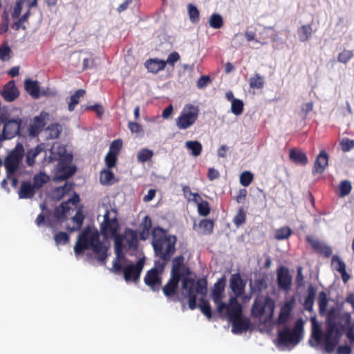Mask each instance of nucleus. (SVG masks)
<instances>
[{
    "label": "nucleus",
    "mask_w": 354,
    "mask_h": 354,
    "mask_svg": "<svg viewBox=\"0 0 354 354\" xmlns=\"http://www.w3.org/2000/svg\"><path fill=\"white\" fill-rule=\"evenodd\" d=\"M337 310L335 307L329 309L326 319V332L323 334L321 326L317 322L316 317L311 318V337L308 340L310 346L317 348L323 339L325 340L324 350L330 353L334 351L345 330V325L337 323Z\"/></svg>",
    "instance_id": "obj_1"
},
{
    "label": "nucleus",
    "mask_w": 354,
    "mask_h": 354,
    "mask_svg": "<svg viewBox=\"0 0 354 354\" xmlns=\"http://www.w3.org/2000/svg\"><path fill=\"white\" fill-rule=\"evenodd\" d=\"M145 66L149 72L156 74L165 68L166 62L157 58H151L145 62Z\"/></svg>",
    "instance_id": "obj_24"
},
{
    "label": "nucleus",
    "mask_w": 354,
    "mask_h": 354,
    "mask_svg": "<svg viewBox=\"0 0 354 354\" xmlns=\"http://www.w3.org/2000/svg\"><path fill=\"white\" fill-rule=\"evenodd\" d=\"M274 309V302L270 297L257 295L252 304L251 314L254 317L261 318L268 310L272 316Z\"/></svg>",
    "instance_id": "obj_8"
},
{
    "label": "nucleus",
    "mask_w": 354,
    "mask_h": 354,
    "mask_svg": "<svg viewBox=\"0 0 354 354\" xmlns=\"http://www.w3.org/2000/svg\"><path fill=\"white\" fill-rule=\"evenodd\" d=\"M69 236L65 232H60L55 234V241L57 245H65L69 241Z\"/></svg>",
    "instance_id": "obj_60"
},
{
    "label": "nucleus",
    "mask_w": 354,
    "mask_h": 354,
    "mask_svg": "<svg viewBox=\"0 0 354 354\" xmlns=\"http://www.w3.org/2000/svg\"><path fill=\"white\" fill-rule=\"evenodd\" d=\"M313 30L310 24L303 25L297 30L299 39L301 42L307 41L312 35Z\"/></svg>",
    "instance_id": "obj_37"
},
{
    "label": "nucleus",
    "mask_w": 354,
    "mask_h": 354,
    "mask_svg": "<svg viewBox=\"0 0 354 354\" xmlns=\"http://www.w3.org/2000/svg\"><path fill=\"white\" fill-rule=\"evenodd\" d=\"M152 235L151 245L155 256L159 259L154 261L153 267L151 270H155L161 274L176 252L177 237L175 235L166 234V231L160 227L153 230Z\"/></svg>",
    "instance_id": "obj_3"
},
{
    "label": "nucleus",
    "mask_w": 354,
    "mask_h": 354,
    "mask_svg": "<svg viewBox=\"0 0 354 354\" xmlns=\"http://www.w3.org/2000/svg\"><path fill=\"white\" fill-rule=\"evenodd\" d=\"M182 298L188 299V306L190 310L197 308V294L195 291V279L194 278H184L181 281Z\"/></svg>",
    "instance_id": "obj_10"
},
{
    "label": "nucleus",
    "mask_w": 354,
    "mask_h": 354,
    "mask_svg": "<svg viewBox=\"0 0 354 354\" xmlns=\"http://www.w3.org/2000/svg\"><path fill=\"white\" fill-rule=\"evenodd\" d=\"M63 129L60 124L54 122L50 124L46 129V138L48 140H53L59 138Z\"/></svg>",
    "instance_id": "obj_28"
},
{
    "label": "nucleus",
    "mask_w": 354,
    "mask_h": 354,
    "mask_svg": "<svg viewBox=\"0 0 354 354\" xmlns=\"http://www.w3.org/2000/svg\"><path fill=\"white\" fill-rule=\"evenodd\" d=\"M109 243L100 240L97 229L88 225L79 234L74 246V252L76 255H80L85 250H91V253H88L87 258L90 259L93 257L100 265L104 266L109 257Z\"/></svg>",
    "instance_id": "obj_2"
},
{
    "label": "nucleus",
    "mask_w": 354,
    "mask_h": 354,
    "mask_svg": "<svg viewBox=\"0 0 354 354\" xmlns=\"http://www.w3.org/2000/svg\"><path fill=\"white\" fill-rule=\"evenodd\" d=\"M144 281L152 291L158 292L160 290L162 279L158 272H156L155 270H149L146 273Z\"/></svg>",
    "instance_id": "obj_18"
},
{
    "label": "nucleus",
    "mask_w": 354,
    "mask_h": 354,
    "mask_svg": "<svg viewBox=\"0 0 354 354\" xmlns=\"http://www.w3.org/2000/svg\"><path fill=\"white\" fill-rule=\"evenodd\" d=\"M231 105V111L235 115H240L243 111L244 104L243 100L236 99L233 100Z\"/></svg>",
    "instance_id": "obj_51"
},
{
    "label": "nucleus",
    "mask_w": 354,
    "mask_h": 354,
    "mask_svg": "<svg viewBox=\"0 0 354 354\" xmlns=\"http://www.w3.org/2000/svg\"><path fill=\"white\" fill-rule=\"evenodd\" d=\"M66 203H61L54 209L53 216L56 222H64L67 219V213L71 207H66Z\"/></svg>",
    "instance_id": "obj_30"
},
{
    "label": "nucleus",
    "mask_w": 354,
    "mask_h": 354,
    "mask_svg": "<svg viewBox=\"0 0 354 354\" xmlns=\"http://www.w3.org/2000/svg\"><path fill=\"white\" fill-rule=\"evenodd\" d=\"M268 288L267 278L266 276L255 279L250 283V290L251 294H257L260 295V292Z\"/></svg>",
    "instance_id": "obj_25"
},
{
    "label": "nucleus",
    "mask_w": 354,
    "mask_h": 354,
    "mask_svg": "<svg viewBox=\"0 0 354 354\" xmlns=\"http://www.w3.org/2000/svg\"><path fill=\"white\" fill-rule=\"evenodd\" d=\"M86 91L81 88L76 91L75 93L71 95L68 103V110L70 111H73L75 109V106L79 103L80 98L83 97Z\"/></svg>",
    "instance_id": "obj_41"
},
{
    "label": "nucleus",
    "mask_w": 354,
    "mask_h": 354,
    "mask_svg": "<svg viewBox=\"0 0 354 354\" xmlns=\"http://www.w3.org/2000/svg\"><path fill=\"white\" fill-rule=\"evenodd\" d=\"M122 148V140L121 139H117L113 140L109 147V152L118 155L120 151Z\"/></svg>",
    "instance_id": "obj_61"
},
{
    "label": "nucleus",
    "mask_w": 354,
    "mask_h": 354,
    "mask_svg": "<svg viewBox=\"0 0 354 354\" xmlns=\"http://www.w3.org/2000/svg\"><path fill=\"white\" fill-rule=\"evenodd\" d=\"M145 258H140L136 264L130 263L122 267V272L127 282L133 281L137 283L145 266Z\"/></svg>",
    "instance_id": "obj_12"
},
{
    "label": "nucleus",
    "mask_w": 354,
    "mask_h": 354,
    "mask_svg": "<svg viewBox=\"0 0 354 354\" xmlns=\"http://www.w3.org/2000/svg\"><path fill=\"white\" fill-rule=\"evenodd\" d=\"M304 321L301 318L297 319L294 327L291 329L289 326H285L284 328L278 331V345L288 346L290 344L297 345L302 338L304 330Z\"/></svg>",
    "instance_id": "obj_4"
},
{
    "label": "nucleus",
    "mask_w": 354,
    "mask_h": 354,
    "mask_svg": "<svg viewBox=\"0 0 354 354\" xmlns=\"http://www.w3.org/2000/svg\"><path fill=\"white\" fill-rule=\"evenodd\" d=\"M246 283L241 278L239 273L232 274L230 279V288L234 292L236 298L241 297L244 294Z\"/></svg>",
    "instance_id": "obj_17"
},
{
    "label": "nucleus",
    "mask_w": 354,
    "mask_h": 354,
    "mask_svg": "<svg viewBox=\"0 0 354 354\" xmlns=\"http://www.w3.org/2000/svg\"><path fill=\"white\" fill-rule=\"evenodd\" d=\"M55 175L53 178V180L56 183L66 180L73 176L76 171L77 167L72 165L71 167H64L63 169L61 168L55 169Z\"/></svg>",
    "instance_id": "obj_23"
},
{
    "label": "nucleus",
    "mask_w": 354,
    "mask_h": 354,
    "mask_svg": "<svg viewBox=\"0 0 354 354\" xmlns=\"http://www.w3.org/2000/svg\"><path fill=\"white\" fill-rule=\"evenodd\" d=\"M30 15V10H28L17 21L14 23L13 28H15L17 30L21 28L24 30H26V27L25 26H23L22 24L27 21Z\"/></svg>",
    "instance_id": "obj_63"
},
{
    "label": "nucleus",
    "mask_w": 354,
    "mask_h": 354,
    "mask_svg": "<svg viewBox=\"0 0 354 354\" xmlns=\"http://www.w3.org/2000/svg\"><path fill=\"white\" fill-rule=\"evenodd\" d=\"M232 324V332L234 334L239 335L247 331L250 327L251 323L250 319L241 315L230 322Z\"/></svg>",
    "instance_id": "obj_19"
},
{
    "label": "nucleus",
    "mask_w": 354,
    "mask_h": 354,
    "mask_svg": "<svg viewBox=\"0 0 354 354\" xmlns=\"http://www.w3.org/2000/svg\"><path fill=\"white\" fill-rule=\"evenodd\" d=\"M316 296V288L310 285L307 289V296L305 299L304 306L306 310L312 312L313 310L314 301Z\"/></svg>",
    "instance_id": "obj_29"
},
{
    "label": "nucleus",
    "mask_w": 354,
    "mask_h": 354,
    "mask_svg": "<svg viewBox=\"0 0 354 354\" xmlns=\"http://www.w3.org/2000/svg\"><path fill=\"white\" fill-rule=\"evenodd\" d=\"M180 279H177L170 276L167 283L162 287V290L164 295L167 301L173 302H183V298L178 295V288L179 286Z\"/></svg>",
    "instance_id": "obj_14"
},
{
    "label": "nucleus",
    "mask_w": 354,
    "mask_h": 354,
    "mask_svg": "<svg viewBox=\"0 0 354 354\" xmlns=\"http://www.w3.org/2000/svg\"><path fill=\"white\" fill-rule=\"evenodd\" d=\"M44 150V147L42 145H38L35 148L28 149L26 152V164L29 167H32L35 164V158L36 157Z\"/></svg>",
    "instance_id": "obj_32"
},
{
    "label": "nucleus",
    "mask_w": 354,
    "mask_h": 354,
    "mask_svg": "<svg viewBox=\"0 0 354 354\" xmlns=\"http://www.w3.org/2000/svg\"><path fill=\"white\" fill-rule=\"evenodd\" d=\"M199 227L203 230V234H210L213 232L214 222L209 219H203L199 223Z\"/></svg>",
    "instance_id": "obj_48"
},
{
    "label": "nucleus",
    "mask_w": 354,
    "mask_h": 354,
    "mask_svg": "<svg viewBox=\"0 0 354 354\" xmlns=\"http://www.w3.org/2000/svg\"><path fill=\"white\" fill-rule=\"evenodd\" d=\"M198 212L202 216H207L210 212L209 203L206 201L198 203Z\"/></svg>",
    "instance_id": "obj_55"
},
{
    "label": "nucleus",
    "mask_w": 354,
    "mask_h": 354,
    "mask_svg": "<svg viewBox=\"0 0 354 354\" xmlns=\"http://www.w3.org/2000/svg\"><path fill=\"white\" fill-rule=\"evenodd\" d=\"M291 234V229L288 226H283L275 230L274 238L278 241L285 240Z\"/></svg>",
    "instance_id": "obj_43"
},
{
    "label": "nucleus",
    "mask_w": 354,
    "mask_h": 354,
    "mask_svg": "<svg viewBox=\"0 0 354 354\" xmlns=\"http://www.w3.org/2000/svg\"><path fill=\"white\" fill-rule=\"evenodd\" d=\"M115 259L113 261V267L110 269L111 272H114L117 274H119L122 272V266L120 263V260H126L125 255L122 251H115Z\"/></svg>",
    "instance_id": "obj_35"
},
{
    "label": "nucleus",
    "mask_w": 354,
    "mask_h": 354,
    "mask_svg": "<svg viewBox=\"0 0 354 354\" xmlns=\"http://www.w3.org/2000/svg\"><path fill=\"white\" fill-rule=\"evenodd\" d=\"M353 57V53L352 50L344 49L342 52L339 53L337 61L343 64H346Z\"/></svg>",
    "instance_id": "obj_57"
},
{
    "label": "nucleus",
    "mask_w": 354,
    "mask_h": 354,
    "mask_svg": "<svg viewBox=\"0 0 354 354\" xmlns=\"http://www.w3.org/2000/svg\"><path fill=\"white\" fill-rule=\"evenodd\" d=\"M197 308L200 309L201 313L209 320L213 317L215 316V314L213 315L212 310V306L209 304V302L205 299L203 297H201L199 299V304H197Z\"/></svg>",
    "instance_id": "obj_33"
},
{
    "label": "nucleus",
    "mask_w": 354,
    "mask_h": 354,
    "mask_svg": "<svg viewBox=\"0 0 354 354\" xmlns=\"http://www.w3.org/2000/svg\"><path fill=\"white\" fill-rule=\"evenodd\" d=\"M226 286V279L225 276L219 278L214 283L210 293V297L216 306V313H220L224 308L225 302L223 299L225 297L224 291Z\"/></svg>",
    "instance_id": "obj_11"
},
{
    "label": "nucleus",
    "mask_w": 354,
    "mask_h": 354,
    "mask_svg": "<svg viewBox=\"0 0 354 354\" xmlns=\"http://www.w3.org/2000/svg\"><path fill=\"white\" fill-rule=\"evenodd\" d=\"M339 192L341 196H345L348 195L352 189L351 183L348 180H343L340 183L339 186Z\"/></svg>",
    "instance_id": "obj_58"
},
{
    "label": "nucleus",
    "mask_w": 354,
    "mask_h": 354,
    "mask_svg": "<svg viewBox=\"0 0 354 354\" xmlns=\"http://www.w3.org/2000/svg\"><path fill=\"white\" fill-rule=\"evenodd\" d=\"M253 178L254 176L250 171H243L240 176V183L244 187H248L252 183Z\"/></svg>",
    "instance_id": "obj_53"
},
{
    "label": "nucleus",
    "mask_w": 354,
    "mask_h": 354,
    "mask_svg": "<svg viewBox=\"0 0 354 354\" xmlns=\"http://www.w3.org/2000/svg\"><path fill=\"white\" fill-rule=\"evenodd\" d=\"M36 191L30 180H24L18 191V196L20 199H31L35 196Z\"/></svg>",
    "instance_id": "obj_22"
},
{
    "label": "nucleus",
    "mask_w": 354,
    "mask_h": 354,
    "mask_svg": "<svg viewBox=\"0 0 354 354\" xmlns=\"http://www.w3.org/2000/svg\"><path fill=\"white\" fill-rule=\"evenodd\" d=\"M185 147L191 151V154L195 157L200 156L203 150L201 143L197 140L187 141Z\"/></svg>",
    "instance_id": "obj_40"
},
{
    "label": "nucleus",
    "mask_w": 354,
    "mask_h": 354,
    "mask_svg": "<svg viewBox=\"0 0 354 354\" xmlns=\"http://www.w3.org/2000/svg\"><path fill=\"white\" fill-rule=\"evenodd\" d=\"M48 118L49 113L46 111H41L39 115L34 117L28 129V135L31 138L37 136L45 127L46 120Z\"/></svg>",
    "instance_id": "obj_16"
},
{
    "label": "nucleus",
    "mask_w": 354,
    "mask_h": 354,
    "mask_svg": "<svg viewBox=\"0 0 354 354\" xmlns=\"http://www.w3.org/2000/svg\"><path fill=\"white\" fill-rule=\"evenodd\" d=\"M264 84L263 77L261 76L259 73H256L250 79V88L261 89L263 88Z\"/></svg>",
    "instance_id": "obj_47"
},
{
    "label": "nucleus",
    "mask_w": 354,
    "mask_h": 354,
    "mask_svg": "<svg viewBox=\"0 0 354 354\" xmlns=\"http://www.w3.org/2000/svg\"><path fill=\"white\" fill-rule=\"evenodd\" d=\"M328 299L324 291H321L318 295V305L320 315H323L326 311Z\"/></svg>",
    "instance_id": "obj_44"
},
{
    "label": "nucleus",
    "mask_w": 354,
    "mask_h": 354,
    "mask_svg": "<svg viewBox=\"0 0 354 354\" xmlns=\"http://www.w3.org/2000/svg\"><path fill=\"white\" fill-rule=\"evenodd\" d=\"M117 156L118 155L112 153L109 151L106 153L104 158V162L108 169H111L115 166L118 160Z\"/></svg>",
    "instance_id": "obj_54"
},
{
    "label": "nucleus",
    "mask_w": 354,
    "mask_h": 354,
    "mask_svg": "<svg viewBox=\"0 0 354 354\" xmlns=\"http://www.w3.org/2000/svg\"><path fill=\"white\" fill-rule=\"evenodd\" d=\"M1 122L3 124L2 132L3 139L10 140L16 136L20 137L26 136V134L23 133V130L26 125V122L24 123L21 118L10 119L7 115L1 114Z\"/></svg>",
    "instance_id": "obj_5"
},
{
    "label": "nucleus",
    "mask_w": 354,
    "mask_h": 354,
    "mask_svg": "<svg viewBox=\"0 0 354 354\" xmlns=\"http://www.w3.org/2000/svg\"><path fill=\"white\" fill-rule=\"evenodd\" d=\"M292 309V303L288 302L283 306L280 310L279 315L277 319L279 324H285L290 318V313Z\"/></svg>",
    "instance_id": "obj_34"
},
{
    "label": "nucleus",
    "mask_w": 354,
    "mask_h": 354,
    "mask_svg": "<svg viewBox=\"0 0 354 354\" xmlns=\"http://www.w3.org/2000/svg\"><path fill=\"white\" fill-rule=\"evenodd\" d=\"M241 315H243V308L236 297H231L228 304L225 302L224 308L221 312L215 313L216 318L223 319L226 316L229 322Z\"/></svg>",
    "instance_id": "obj_9"
},
{
    "label": "nucleus",
    "mask_w": 354,
    "mask_h": 354,
    "mask_svg": "<svg viewBox=\"0 0 354 354\" xmlns=\"http://www.w3.org/2000/svg\"><path fill=\"white\" fill-rule=\"evenodd\" d=\"M289 158L292 162L297 165H306L308 163L306 154L295 149L290 150Z\"/></svg>",
    "instance_id": "obj_26"
},
{
    "label": "nucleus",
    "mask_w": 354,
    "mask_h": 354,
    "mask_svg": "<svg viewBox=\"0 0 354 354\" xmlns=\"http://www.w3.org/2000/svg\"><path fill=\"white\" fill-rule=\"evenodd\" d=\"M198 114L199 109L197 106L186 104L176 120V125L180 129H187L196 122Z\"/></svg>",
    "instance_id": "obj_7"
},
{
    "label": "nucleus",
    "mask_w": 354,
    "mask_h": 354,
    "mask_svg": "<svg viewBox=\"0 0 354 354\" xmlns=\"http://www.w3.org/2000/svg\"><path fill=\"white\" fill-rule=\"evenodd\" d=\"M196 294L202 295V297H205L207 293V280L205 278H201L198 279L196 281H195Z\"/></svg>",
    "instance_id": "obj_42"
},
{
    "label": "nucleus",
    "mask_w": 354,
    "mask_h": 354,
    "mask_svg": "<svg viewBox=\"0 0 354 354\" xmlns=\"http://www.w3.org/2000/svg\"><path fill=\"white\" fill-rule=\"evenodd\" d=\"M100 183L102 185H107L112 184L111 180L114 178V174L111 169H103L100 173Z\"/></svg>",
    "instance_id": "obj_46"
},
{
    "label": "nucleus",
    "mask_w": 354,
    "mask_h": 354,
    "mask_svg": "<svg viewBox=\"0 0 354 354\" xmlns=\"http://www.w3.org/2000/svg\"><path fill=\"white\" fill-rule=\"evenodd\" d=\"M246 215L243 207H240L236 215L233 219L234 223L237 226H240L245 222Z\"/></svg>",
    "instance_id": "obj_56"
},
{
    "label": "nucleus",
    "mask_w": 354,
    "mask_h": 354,
    "mask_svg": "<svg viewBox=\"0 0 354 354\" xmlns=\"http://www.w3.org/2000/svg\"><path fill=\"white\" fill-rule=\"evenodd\" d=\"M25 89L34 98L40 97V88L37 81L27 79L24 82Z\"/></svg>",
    "instance_id": "obj_31"
},
{
    "label": "nucleus",
    "mask_w": 354,
    "mask_h": 354,
    "mask_svg": "<svg viewBox=\"0 0 354 354\" xmlns=\"http://www.w3.org/2000/svg\"><path fill=\"white\" fill-rule=\"evenodd\" d=\"M84 220V215L82 213V207L78 208L75 215L72 218V221L75 223V226L68 227L71 232L79 231L82 227Z\"/></svg>",
    "instance_id": "obj_38"
},
{
    "label": "nucleus",
    "mask_w": 354,
    "mask_h": 354,
    "mask_svg": "<svg viewBox=\"0 0 354 354\" xmlns=\"http://www.w3.org/2000/svg\"><path fill=\"white\" fill-rule=\"evenodd\" d=\"M127 242L129 249L136 250L138 249V239L137 232L132 230L128 229L127 231Z\"/></svg>",
    "instance_id": "obj_39"
},
{
    "label": "nucleus",
    "mask_w": 354,
    "mask_h": 354,
    "mask_svg": "<svg viewBox=\"0 0 354 354\" xmlns=\"http://www.w3.org/2000/svg\"><path fill=\"white\" fill-rule=\"evenodd\" d=\"M109 214V210L106 209L104 215V221L100 225L101 233L105 239L116 236L119 227L117 218H110Z\"/></svg>",
    "instance_id": "obj_13"
},
{
    "label": "nucleus",
    "mask_w": 354,
    "mask_h": 354,
    "mask_svg": "<svg viewBox=\"0 0 354 354\" xmlns=\"http://www.w3.org/2000/svg\"><path fill=\"white\" fill-rule=\"evenodd\" d=\"M328 157L327 153L324 150H322L316 158L312 171L313 174H322L328 166Z\"/></svg>",
    "instance_id": "obj_21"
},
{
    "label": "nucleus",
    "mask_w": 354,
    "mask_h": 354,
    "mask_svg": "<svg viewBox=\"0 0 354 354\" xmlns=\"http://www.w3.org/2000/svg\"><path fill=\"white\" fill-rule=\"evenodd\" d=\"M342 150L344 152L349 151L354 147V140L344 138L340 142Z\"/></svg>",
    "instance_id": "obj_64"
},
{
    "label": "nucleus",
    "mask_w": 354,
    "mask_h": 354,
    "mask_svg": "<svg viewBox=\"0 0 354 354\" xmlns=\"http://www.w3.org/2000/svg\"><path fill=\"white\" fill-rule=\"evenodd\" d=\"M65 195L66 192L64 191V187H57L51 192V198L55 201L62 200Z\"/></svg>",
    "instance_id": "obj_59"
},
{
    "label": "nucleus",
    "mask_w": 354,
    "mask_h": 354,
    "mask_svg": "<svg viewBox=\"0 0 354 354\" xmlns=\"http://www.w3.org/2000/svg\"><path fill=\"white\" fill-rule=\"evenodd\" d=\"M184 260L185 258L182 254L178 255L173 259L172 268L170 274L171 277L180 279V271L185 266Z\"/></svg>",
    "instance_id": "obj_27"
},
{
    "label": "nucleus",
    "mask_w": 354,
    "mask_h": 354,
    "mask_svg": "<svg viewBox=\"0 0 354 354\" xmlns=\"http://www.w3.org/2000/svg\"><path fill=\"white\" fill-rule=\"evenodd\" d=\"M292 277L289 269L280 266L277 270V283L279 290L288 292L291 289Z\"/></svg>",
    "instance_id": "obj_15"
},
{
    "label": "nucleus",
    "mask_w": 354,
    "mask_h": 354,
    "mask_svg": "<svg viewBox=\"0 0 354 354\" xmlns=\"http://www.w3.org/2000/svg\"><path fill=\"white\" fill-rule=\"evenodd\" d=\"M59 160L65 163L71 164L73 161V155L70 153H67L66 149L65 147H60V154L58 156Z\"/></svg>",
    "instance_id": "obj_52"
},
{
    "label": "nucleus",
    "mask_w": 354,
    "mask_h": 354,
    "mask_svg": "<svg viewBox=\"0 0 354 354\" xmlns=\"http://www.w3.org/2000/svg\"><path fill=\"white\" fill-rule=\"evenodd\" d=\"M188 13L190 21L196 24L200 20V13L198 9L193 4H189L188 6Z\"/></svg>",
    "instance_id": "obj_50"
},
{
    "label": "nucleus",
    "mask_w": 354,
    "mask_h": 354,
    "mask_svg": "<svg viewBox=\"0 0 354 354\" xmlns=\"http://www.w3.org/2000/svg\"><path fill=\"white\" fill-rule=\"evenodd\" d=\"M25 154L24 147L22 143L17 142L4 160V167L6 170L7 178L14 176L19 168L20 164Z\"/></svg>",
    "instance_id": "obj_6"
},
{
    "label": "nucleus",
    "mask_w": 354,
    "mask_h": 354,
    "mask_svg": "<svg viewBox=\"0 0 354 354\" xmlns=\"http://www.w3.org/2000/svg\"><path fill=\"white\" fill-rule=\"evenodd\" d=\"M209 26L215 29H219L223 26V19L220 14H212L209 19Z\"/></svg>",
    "instance_id": "obj_45"
},
{
    "label": "nucleus",
    "mask_w": 354,
    "mask_h": 354,
    "mask_svg": "<svg viewBox=\"0 0 354 354\" xmlns=\"http://www.w3.org/2000/svg\"><path fill=\"white\" fill-rule=\"evenodd\" d=\"M50 180L49 176H48L44 171H40L33 177V183L32 184L36 190L41 189L46 183Z\"/></svg>",
    "instance_id": "obj_36"
},
{
    "label": "nucleus",
    "mask_w": 354,
    "mask_h": 354,
    "mask_svg": "<svg viewBox=\"0 0 354 354\" xmlns=\"http://www.w3.org/2000/svg\"><path fill=\"white\" fill-rule=\"evenodd\" d=\"M303 268L301 266H298L297 268V276L295 278V283L297 288L304 287V277L302 273Z\"/></svg>",
    "instance_id": "obj_62"
},
{
    "label": "nucleus",
    "mask_w": 354,
    "mask_h": 354,
    "mask_svg": "<svg viewBox=\"0 0 354 354\" xmlns=\"http://www.w3.org/2000/svg\"><path fill=\"white\" fill-rule=\"evenodd\" d=\"M153 156V151L147 148L140 150L138 153V160L140 162H146L149 161Z\"/></svg>",
    "instance_id": "obj_49"
},
{
    "label": "nucleus",
    "mask_w": 354,
    "mask_h": 354,
    "mask_svg": "<svg viewBox=\"0 0 354 354\" xmlns=\"http://www.w3.org/2000/svg\"><path fill=\"white\" fill-rule=\"evenodd\" d=\"M1 95L7 102H12L19 95V91L17 89L13 80L6 84L2 89Z\"/></svg>",
    "instance_id": "obj_20"
}]
</instances>
